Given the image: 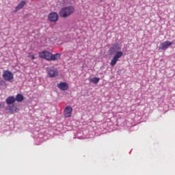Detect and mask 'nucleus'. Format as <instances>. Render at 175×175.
<instances>
[{
	"mask_svg": "<svg viewBox=\"0 0 175 175\" xmlns=\"http://www.w3.org/2000/svg\"><path fill=\"white\" fill-rule=\"evenodd\" d=\"M48 20H49L51 23L58 21V14L57 12H51L48 15Z\"/></svg>",
	"mask_w": 175,
	"mask_h": 175,
	"instance_id": "9d476101",
	"label": "nucleus"
},
{
	"mask_svg": "<svg viewBox=\"0 0 175 175\" xmlns=\"http://www.w3.org/2000/svg\"><path fill=\"white\" fill-rule=\"evenodd\" d=\"M57 88L62 91H66L69 88V85L66 82H60L57 84Z\"/></svg>",
	"mask_w": 175,
	"mask_h": 175,
	"instance_id": "f8f14e48",
	"label": "nucleus"
},
{
	"mask_svg": "<svg viewBox=\"0 0 175 175\" xmlns=\"http://www.w3.org/2000/svg\"><path fill=\"white\" fill-rule=\"evenodd\" d=\"M109 54L110 55H114L116 53L121 51V44L119 43H114L109 47Z\"/></svg>",
	"mask_w": 175,
	"mask_h": 175,
	"instance_id": "20e7f679",
	"label": "nucleus"
},
{
	"mask_svg": "<svg viewBox=\"0 0 175 175\" xmlns=\"http://www.w3.org/2000/svg\"><path fill=\"white\" fill-rule=\"evenodd\" d=\"M75 13V7L72 5H68L66 7H63L59 12V15L62 18H67V17H70V16H72Z\"/></svg>",
	"mask_w": 175,
	"mask_h": 175,
	"instance_id": "f03ea898",
	"label": "nucleus"
},
{
	"mask_svg": "<svg viewBox=\"0 0 175 175\" xmlns=\"http://www.w3.org/2000/svg\"><path fill=\"white\" fill-rule=\"evenodd\" d=\"M29 58H31V59L32 60V61H33V59H35V55H33V54H32V53H29Z\"/></svg>",
	"mask_w": 175,
	"mask_h": 175,
	"instance_id": "f3484780",
	"label": "nucleus"
},
{
	"mask_svg": "<svg viewBox=\"0 0 175 175\" xmlns=\"http://www.w3.org/2000/svg\"><path fill=\"white\" fill-rule=\"evenodd\" d=\"M34 139L37 146H39V144H42V142H44V135L42 133H38V135H36Z\"/></svg>",
	"mask_w": 175,
	"mask_h": 175,
	"instance_id": "6e6552de",
	"label": "nucleus"
},
{
	"mask_svg": "<svg viewBox=\"0 0 175 175\" xmlns=\"http://www.w3.org/2000/svg\"><path fill=\"white\" fill-rule=\"evenodd\" d=\"M38 56L42 59H46V61H57L61 58V54L56 53L55 55L51 54V53L47 51H43L38 53Z\"/></svg>",
	"mask_w": 175,
	"mask_h": 175,
	"instance_id": "f257e3e1",
	"label": "nucleus"
},
{
	"mask_svg": "<svg viewBox=\"0 0 175 175\" xmlns=\"http://www.w3.org/2000/svg\"><path fill=\"white\" fill-rule=\"evenodd\" d=\"M3 77L5 81H10V80H13L14 79L13 73L9 70L4 71Z\"/></svg>",
	"mask_w": 175,
	"mask_h": 175,
	"instance_id": "0eeeda50",
	"label": "nucleus"
},
{
	"mask_svg": "<svg viewBox=\"0 0 175 175\" xmlns=\"http://www.w3.org/2000/svg\"><path fill=\"white\" fill-rule=\"evenodd\" d=\"M47 73L49 77H57L58 76V70L54 67H49L47 68Z\"/></svg>",
	"mask_w": 175,
	"mask_h": 175,
	"instance_id": "39448f33",
	"label": "nucleus"
},
{
	"mask_svg": "<svg viewBox=\"0 0 175 175\" xmlns=\"http://www.w3.org/2000/svg\"><path fill=\"white\" fill-rule=\"evenodd\" d=\"M173 44V42L170 41H165L164 42H161L160 46H159V50H163L164 51L167 50L170 46Z\"/></svg>",
	"mask_w": 175,
	"mask_h": 175,
	"instance_id": "1a4fd4ad",
	"label": "nucleus"
},
{
	"mask_svg": "<svg viewBox=\"0 0 175 175\" xmlns=\"http://www.w3.org/2000/svg\"><path fill=\"white\" fill-rule=\"evenodd\" d=\"M24 100V96L21 94H16L15 97V101L16 102H23Z\"/></svg>",
	"mask_w": 175,
	"mask_h": 175,
	"instance_id": "2eb2a0df",
	"label": "nucleus"
},
{
	"mask_svg": "<svg viewBox=\"0 0 175 175\" xmlns=\"http://www.w3.org/2000/svg\"><path fill=\"white\" fill-rule=\"evenodd\" d=\"M16 102V97L13 96H10L5 99V103L10 106V105H13Z\"/></svg>",
	"mask_w": 175,
	"mask_h": 175,
	"instance_id": "4468645a",
	"label": "nucleus"
},
{
	"mask_svg": "<svg viewBox=\"0 0 175 175\" xmlns=\"http://www.w3.org/2000/svg\"><path fill=\"white\" fill-rule=\"evenodd\" d=\"M72 111H73V108L70 106H67L64 109V116L66 118H69L72 116Z\"/></svg>",
	"mask_w": 175,
	"mask_h": 175,
	"instance_id": "9b49d317",
	"label": "nucleus"
},
{
	"mask_svg": "<svg viewBox=\"0 0 175 175\" xmlns=\"http://www.w3.org/2000/svg\"><path fill=\"white\" fill-rule=\"evenodd\" d=\"M25 5H27V2H25V1H21L16 7L15 10H14V13H17L18 10H21V9H23Z\"/></svg>",
	"mask_w": 175,
	"mask_h": 175,
	"instance_id": "ddd939ff",
	"label": "nucleus"
},
{
	"mask_svg": "<svg viewBox=\"0 0 175 175\" xmlns=\"http://www.w3.org/2000/svg\"><path fill=\"white\" fill-rule=\"evenodd\" d=\"M100 80V79L99 77H93L90 79V83H93V84H98Z\"/></svg>",
	"mask_w": 175,
	"mask_h": 175,
	"instance_id": "dca6fc26",
	"label": "nucleus"
},
{
	"mask_svg": "<svg viewBox=\"0 0 175 175\" xmlns=\"http://www.w3.org/2000/svg\"><path fill=\"white\" fill-rule=\"evenodd\" d=\"M17 110L18 109L14 105H8L5 107V111L8 114H14V113H17Z\"/></svg>",
	"mask_w": 175,
	"mask_h": 175,
	"instance_id": "423d86ee",
	"label": "nucleus"
},
{
	"mask_svg": "<svg viewBox=\"0 0 175 175\" xmlns=\"http://www.w3.org/2000/svg\"><path fill=\"white\" fill-rule=\"evenodd\" d=\"M100 1V2H103V0H99Z\"/></svg>",
	"mask_w": 175,
	"mask_h": 175,
	"instance_id": "a211bd4d",
	"label": "nucleus"
},
{
	"mask_svg": "<svg viewBox=\"0 0 175 175\" xmlns=\"http://www.w3.org/2000/svg\"><path fill=\"white\" fill-rule=\"evenodd\" d=\"M124 55V52L119 51L115 53V55L113 56V59L111 60L110 65L111 66H116L117 62L120 58H121Z\"/></svg>",
	"mask_w": 175,
	"mask_h": 175,
	"instance_id": "7ed1b4c3",
	"label": "nucleus"
}]
</instances>
